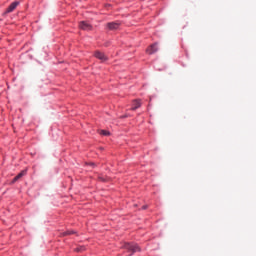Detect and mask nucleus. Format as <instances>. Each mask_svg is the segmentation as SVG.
Returning a JSON list of instances; mask_svg holds the SVG:
<instances>
[{
    "mask_svg": "<svg viewBox=\"0 0 256 256\" xmlns=\"http://www.w3.org/2000/svg\"><path fill=\"white\" fill-rule=\"evenodd\" d=\"M123 249L132 251L133 253H137V252L141 251V248L139 247V245H137L135 243H124Z\"/></svg>",
    "mask_w": 256,
    "mask_h": 256,
    "instance_id": "obj_1",
    "label": "nucleus"
},
{
    "mask_svg": "<svg viewBox=\"0 0 256 256\" xmlns=\"http://www.w3.org/2000/svg\"><path fill=\"white\" fill-rule=\"evenodd\" d=\"M66 235H75V231L73 230H68L66 232L63 233V237H65Z\"/></svg>",
    "mask_w": 256,
    "mask_h": 256,
    "instance_id": "obj_9",
    "label": "nucleus"
},
{
    "mask_svg": "<svg viewBox=\"0 0 256 256\" xmlns=\"http://www.w3.org/2000/svg\"><path fill=\"white\" fill-rule=\"evenodd\" d=\"M141 107V102L139 100H135L133 102L132 111H136V109H139Z\"/></svg>",
    "mask_w": 256,
    "mask_h": 256,
    "instance_id": "obj_8",
    "label": "nucleus"
},
{
    "mask_svg": "<svg viewBox=\"0 0 256 256\" xmlns=\"http://www.w3.org/2000/svg\"><path fill=\"white\" fill-rule=\"evenodd\" d=\"M94 56L96 57V59H99L100 61H102V63H105V61H107L108 59L105 53L99 52V51H96Z\"/></svg>",
    "mask_w": 256,
    "mask_h": 256,
    "instance_id": "obj_4",
    "label": "nucleus"
},
{
    "mask_svg": "<svg viewBox=\"0 0 256 256\" xmlns=\"http://www.w3.org/2000/svg\"><path fill=\"white\" fill-rule=\"evenodd\" d=\"M157 51V44H152L147 48L146 53H148V55H153V53H157Z\"/></svg>",
    "mask_w": 256,
    "mask_h": 256,
    "instance_id": "obj_5",
    "label": "nucleus"
},
{
    "mask_svg": "<svg viewBox=\"0 0 256 256\" xmlns=\"http://www.w3.org/2000/svg\"><path fill=\"white\" fill-rule=\"evenodd\" d=\"M27 174V170H23L21 171L12 181V183H16V181H19V179H21V177H25V175Z\"/></svg>",
    "mask_w": 256,
    "mask_h": 256,
    "instance_id": "obj_7",
    "label": "nucleus"
},
{
    "mask_svg": "<svg viewBox=\"0 0 256 256\" xmlns=\"http://www.w3.org/2000/svg\"><path fill=\"white\" fill-rule=\"evenodd\" d=\"M142 209H147V206H143Z\"/></svg>",
    "mask_w": 256,
    "mask_h": 256,
    "instance_id": "obj_12",
    "label": "nucleus"
},
{
    "mask_svg": "<svg viewBox=\"0 0 256 256\" xmlns=\"http://www.w3.org/2000/svg\"><path fill=\"white\" fill-rule=\"evenodd\" d=\"M19 5V2H13L10 4V6L6 9L5 13H13L15 9H17V6Z\"/></svg>",
    "mask_w": 256,
    "mask_h": 256,
    "instance_id": "obj_6",
    "label": "nucleus"
},
{
    "mask_svg": "<svg viewBox=\"0 0 256 256\" xmlns=\"http://www.w3.org/2000/svg\"><path fill=\"white\" fill-rule=\"evenodd\" d=\"M75 251H77L78 253L81 251H85V247L81 246L79 248H76Z\"/></svg>",
    "mask_w": 256,
    "mask_h": 256,
    "instance_id": "obj_11",
    "label": "nucleus"
},
{
    "mask_svg": "<svg viewBox=\"0 0 256 256\" xmlns=\"http://www.w3.org/2000/svg\"><path fill=\"white\" fill-rule=\"evenodd\" d=\"M79 29H82V31H91L93 26H91V24H89L87 21H81L79 23Z\"/></svg>",
    "mask_w": 256,
    "mask_h": 256,
    "instance_id": "obj_2",
    "label": "nucleus"
},
{
    "mask_svg": "<svg viewBox=\"0 0 256 256\" xmlns=\"http://www.w3.org/2000/svg\"><path fill=\"white\" fill-rule=\"evenodd\" d=\"M100 135H104L105 137H107V136L110 135V132L107 131V130H101V131H100Z\"/></svg>",
    "mask_w": 256,
    "mask_h": 256,
    "instance_id": "obj_10",
    "label": "nucleus"
},
{
    "mask_svg": "<svg viewBox=\"0 0 256 256\" xmlns=\"http://www.w3.org/2000/svg\"><path fill=\"white\" fill-rule=\"evenodd\" d=\"M120 26H121V23L119 22L107 23V28L109 29V31H117V29H119Z\"/></svg>",
    "mask_w": 256,
    "mask_h": 256,
    "instance_id": "obj_3",
    "label": "nucleus"
}]
</instances>
